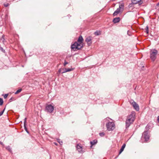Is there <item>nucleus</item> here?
I'll list each match as a JSON object with an SVG mask.
<instances>
[{
  "label": "nucleus",
  "mask_w": 159,
  "mask_h": 159,
  "mask_svg": "<svg viewBox=\"0 0 159 159\" xmlns=\"http://www.w3.org/2000/svg\"><path fill=\"white\" fill-rule=\"evenodd\" d=\"M136 113L134 111L131 112V114L129 116L126 121V128H128L134 120Z\"/></svg>",
  "instance_id": "nucleus-1"
},
{
  "label": "nucleus",
  "mask_w": 159,
  "mask_h": 159,
  "mask_svg": "<svg viewBox=\"0 0 159 159\" xmlns=\"http://www.w3.org/2000/svg\"><path fill=\"white\" fill-rule=\"evenodd\" d=\"M82 47V45L77 42H75L71 45V48L74 51L80 49Z\"/></svg>",
  "instance_id": "nucleus-2"
},
{
  "label": "nucleus",
  "mask_w": 159,
  "mask_h": 159,
  "mask_svg": "<svg viewBox=\"0 0 159 159\" xmlns=\"http://www.w3.org/2000/svg\"><path fill=\"white\" fill-rule=\"evenodd\" d=\"M107 129L108 131H112L115 128V124L113 122H109L106 125Z\"/></svg>",
  "instance_id": "nucleus-3"
},
{
  "label": "nucleus",
  "mask_w": 159,
  "mask_h": 159,
  "mask_svg": "<svg viewBox=\"0 0 159 159\" xmlns=\"http://www.w3.org/2000/svg\"><path fill=\"white\" fill-rule=\"evenodd\" d=\"M157 54V51L155 49H153L150 51V58L152 60L154 61L156 57V55Z\"/></svg>",
  "instance_id": "nucleus-4"
},
{
  "label": "nucleus",
  "mask_w": 159,
  "mask_h": 159,
  "mask_svg": "<svg viewBox=\"0 0 159 159\" xmlns=\"http://www.w3.org/2000/svg\"><path fill=\"white\" fill-rule=\"evenodd\" d=\"M149 136L148 132L146 131L144 132L142 134V139H144V141L147 142L149 139Z\"/></svg>",
  "instance_id": "nucleus-5"
},
{
  "label": "nucleus",
  "mask_w": 159,
  "mask_h": 159,
  "mask_svg": "<svg viewBox=\"0 0 159 159\" xmlns=\"http://www.w3.org/2000/svg\"><path fill=\"white\" fill-rule=\"evenodd\" d=\"M130 103L133 106L134 109L137 111L139 110V107L138 105L133 100H131L130 102Z\"/></svg>",
  "instance_id": "nucleus-6"
},
{
  "label": "nucleus",
  "mask_w": 159,
  "mask_h": 159,
  "mask_svg": "<svg viewBox=\"0 0 159 159\" xmlns=\"http://www.w3.org/2000/svg\"><path fill=\"white\" fill-rule=\"evenodd\" d=\"M53 110V106L51 104L47 105L46 107V110L47 112L49 113H52Z\"/></svg>",
  "instance_id": "nucleus-7"
},
{
  "label": "nucleus",
  "mask_w": 159,
  "mask_h": 159,
  "mask_svg": "<svg viewBox=\"0 0 159 159\" xmlns=\"http://www.w3.org/2000/svg\"><path fill=\"white\" fill-rule=\"evenodd\" d=\"M92 37L89 36L86 38L85 39V41L87 43L88 46H90L92 44Z\"/></svg>",
  "instance_id": "nucleus-8"
},
{
  "label": "nucleus",
  "mask_w": 159,
  "mask_h": 159,
  "mask_svg": "<svg viewBox=\"0 0 159 159\" xmlns=\"http://www.w3.org/2000/svg\"><path fill=\"white\" fill-rule=\"evenodd\" d=\"M77 150L78 152L80 153H82L84 152L83 150L82 147L79 144H77L76 146Z\"/></svg>",
  "instance_id": "nucleus-9"
},
{
  "label": "nucleus",
  "mask_w": 159,
  "mask_h": 159,
  "mask_svg": "<svg viewBox=\"0 0 159 159\" xmlns=\"http://www.w3.org/2000/svg\"><path fill=\"white\" fill-rule=\"evenodd\" d=\"M123 6L122 5H120L119 6V8H118L113 13V15L114 16H116L119 13L120 11V9Z\"/></svg>",
  "instance_id": "nucleus-10"
},
{
  "label": "nucleus",
  "mask_w": 159,
  "mask_h": 159,
  "mask_svg": "<svg viewBox=\"0 0 159 159\" xmlns=\"http://www.w3.org/2000/svg\"><path fill=\"white\" fill-rule=\"evenodd\" d=\"M132 3L134 4L139 3V4H141L143 2L141 0H132Z\"/></svg>",
  "instance_id": "nucleus-11"
},
{
  "label": "nucleus",
  "mask_w": 159,
  "mask_h": 159,
  "mask_svg": "<svg viewBox=\"0 0 159 159\" xmlns=\"http://www.w3.org/2000/svg\"><path fill=\"white\" fill-rule=\"evenodd\" d=\"M74 70V68H64L63 69V70H64V71L61 72L62 73H65L67 72L70 71H72Z\"/></svg>",
  "instance_id": "nucleus-12"
},
{
  "label": "nucleus",
  "mask_w": 159,
  "mask_h": 159,
  "mask_svg": "<svg viewBox=\"0 0 159 159\" xmlns=\"http://www.w3.org/2000/svg\"><path fill=\"white\" fill-rule=\"evenodd\" d=\"M120 18L119 17L114 18L113 20V22L114 23H117L120 21Z\"/></svg>",
  "instance_id": "nucleus-13"
},
{
  "label": "nucleus",
  "mask_w": 159,
  "mask_h": 159,
  "mask_svg": "<svg viewBox=\"0 0 159 159\" xmlns=\"http://www.w3.org/2000/svg\"><path fill=\"white\" fill-rule=\"evenodd\" d=\"M83 39L82 37L81 36H80L79 37V39L78 40V42H79V44H81V43H82Z\"/></svg>",
  "instance_id": "nucleus-14"
},
{
  "label": "nucleus",
  "mask_w": 159,
  "mask_h": 159,
  "mask_svg": "<svg viewBox=\"0 0 159 159\" xmlns=\"http://www.w3.org/2000/svg\"><path fill=\"white\" fill-rule=\"evenodd\" d=\"M26 118H25L24 120V127L25 130L27 133H29V132L27 130V129L26 126Z\"/></svg>",
  "instance_id": "nucleus-15"
},
{
  "label": "nucleus",
  "mask_w": 159,
  "mask_h": 159,
  "mask_svg": "<svg viewBox=\"0 0 159 159\" xmlns=\"http://www.w3.org/2000/svg\"><path fill=\"white\" fill-rule=\"evenodd\" d=\"M125 146H126V145L125 144H124L121 148L120 150V152H119V154H120L124 150V149L125 148Z\"/></svg>",
  "instance_id": "nucleus-16"
},
{
  "label": "nucleus",
  "mask_w": 159,
  "mask_h": 159,
  "mask_svg": "<svg viewBox=\"0 0 159 159\" xmlns=\"http://www.w3.org/2000/svg\"><path fill=\"white\" fill-rule=\"evenodd\" d=\"M97 142V141L96 140H93L92 141L90 142V143L91 144V146H93L95 144H96Z\"/></svg>",
  "instance_id": "nucleus-17"
},
{
  "label": "nucleus",
  "mask_w": 159,
  "mask_h": 159,
  "mask_svg": "<svg viewBox=\"0 0 159 159\" xmlns=\"http://www.w3.org/2000/svg\"><path fill=\"white\" fill-rule=\"evenodd\" d=\"M6 149L10 152H11V149L10 146H8L6 147Z\"/></svg>",
  "instance_id": "nucleus-18"
},
{
  "label": "nucleus",
  "mask_w": 159,
  "mask_h": 159,
  "mask_svg": "<svg viewBox=\"0 0 159 159\" xmlns=\"http://www.w3.org/2000/svg\"><path fill=\"white\" fill-rule=\"evenodd\" d=\"M94 34L96 35H99L101 34L99 31H97L94 32Z\"/></svg>",
  "instance_id": "nucleus-19"
},
{
  "label": "nucleus",
  "mask_w": 159,
  "mask_h": 159,
  "mask_svg": "<svg viewBox=\"0 0 159 159\" xmlns=\"http://www.w3.org/2000/svg\"><path fill=\"white\" fill-rule=\"evenodd\" d=\"M145 32H146L147 34L148 33V26H147L146 28L145 29Z\"/></svg>",
  "instance_id": "nucleus-20"
},
{
  "label": "nucleus",
  "mask_w": 159,
  "mask_h": 159,
  "mask_svg": "<svg viewBox=\"0 0 159 159\" xmlns=\"http://www.w3.org/2000/svg\"><path fill=\"white\" fill-rule=\"evenodd\" d=\"M22 91V89H18L15 93V94H17L18 93H19L20 92H21V91Z\"/></svg>",
  "instance_id": "nucleus-21"
},
{
  "label": "nucleus",
  "mask_w": 159,
  "mask_h": 159,
  "mask_svg": "<svg viewBox=\"0 0 159 159\" xmlns=\"http://www.w3.org/2000/svg\"><path fill=\"white\" fill-rule=\"evenodd\" d=\"M3 103V100L1 98H0V105H2Z\"/></svg>",
  "instance_id": "nucleus-22"
},
{
  "label": "nucleus",
  "mask_w": 159,
  "mask_h": 159,
  "mask_svg": "<svg viewBox=\"0 0 159 159\" xmlns=\"http://www.w3.org/2000/svg\"><path fill=\"white\" fill-rule=\"evenodd\" d=\"M99 135L103 137L105 135V134L103 132H102V133H99Z\"/></svg>",
  "instance_id": "nucleus-23"
},
{
  "label": "nucleus",
  "mask_w": 159,
  "mask_h": 159,
  "mask_svg": "<svg viewBox=\"0 0 159 159\" xmlns=\"http://www.w3.org/2000/svg\"><path fill=\"white\" fill-rule=\"evenodd\" d=\"M57 141L61 145H62V141H60V140L59 139H57Z\"/></svg>",
  "instance_id": "nucleus-24"
},
{
  "label": "nucleus",
  "mask_w": 159,
  "mask_h": 159,
  "mask_svg": "<svg viewBox=\"0 0 159 159\" xmlns=\"http://www.w3.org/2000/svg\"><path fill=\"white\" fill-rule=\"evenodd\" d=\"M0 50H1L3 52H5V50L3 49L2 48L0 47Z\"/></svg>",
  "instance_id": "nucleus-25"
},
{
  "label": "nucleus",
  "mask_w": 159,
  "mask_h": 159,
  "mask_svg": "<svg viewBox=\"0 0 159 159\" xmlns=\"http://www.w3.org/2000/svg\"><path fill=\"white\" fill-rule=\"evenodd\" d=\"M4 110H5V109H4L3 111L0 112V116H2L4 112Z\"/></svg>",
  "instance_id": "nucleus-26"
},
{
  "label": "nucleus",
  "mask_w": 159,
  "mask_h": 159,
  "mask_svg": "<svg viewBox=\"0 0 159 159\" xmlns=\"http://www.w3.org/2000/svg\"><path fill=\"white\" fill-rule=\"evenodd\" d=\"M9 4H8V3H4V5L5 7H7L8 6H9Z\"/></svg>",
  "instance_id": "nucleus-27"
},
{
  "label": "nucleus",
  "mask_w": 159,
  "mask_h": 159,
  "mask_svg": "<svg viewBox=\"0 0 159 159\" xmlns=\"http://www.w3.org/2000/svg\"><path fill=\"white\" fill-rule=\"evenodd\" d=\"M68 64V62L66 61L65 60V61L64 63V66H66V65Z\"/></svg>",
  "instance_id": "nucleus-28"
},
{
  "label": "nucleus",
  "mask_w": 159,
  "mask_h": 159,
  "mask_svg": "<svg viewBox=\"0 0 159 159\" xmlns=\"http://www.w3.org/2000/svg\"><path fill=\"white\" fill-rule=\"evenodd\" d=\"M8 95V94H5L4 95V98H6L7 96Z\"/></svg>",
  "instance_id": "nucleus-29"
},
{
  "label": "nucleus",
  "mask_w": 159,
  "mask_h": 159,
  "mask_svg": "<svg viewBox=\"0 0 159 159\" xmlns=\"http://www.w3.org/2000/svg\"><path fill=\"white\" fill-rule=\"evenodd\" d=\"M61 69H60L59 70H58V72H59V73H61L62 72H61Z\"/></svg>",
  "instance_id": "nucleus-30"
},
{
  "label": "nucleus",
  "mask_w": 159,
  "mask_h": 159,
  "mask_svg": "<svg viewBox=\"0 0 159 159\" xmlns=\"http://www.w3.org/2000/svg\"><path fill=\"white\" fill-rule=\"evenodd\" d=\"M157 121L158 122H159V116L158 117Z\"/></svg>",
  "instance_id": "nucleus-31"
},
{
  "label": "nucleus",
  "mask_w": 159,
  "mask_h": 159,
  "mask_svg": "<svg viewBox=\"0 0 159 159\" xmlns=\"http://www.w3.org/2000/svg\"><path fill=\"white\" fill-rule=\"evenodd\" d=\"M4 36H2V39L4 40Z\"/></svg>",
  "instance_id": "nucleus-32"
},
{
  "label": "nucleus",
  "mask_w": 159,
  "mask_h": 159,
  "mask_svg": "<svg viewBox=\"0 0 159 159\" xmlns=\"http://www.w3.org/2000/svg\"><path fill=\"white\" fill-rule=\"evenodd\" d=\"M54 144H55V145H57V143H56L54 142Z\"/></svg>",
  "instance_id": "nucleus-33"
},
{
  "label": "nucleus",
  "mask_w": 159,
  "mask_h": 159,
  "mask_svg": "<svg viewBox=\"0 0 159 159\" xmlns=\"http://www.w3.org/2000/svg\"><path fill=\"white\" fill-rule=\"evenodd\" d=\"M0 143L2 145V142H0Z\"/></svg>",
  "instance_id": "nucleus-34"
},
{
  "label": "nucleus",
  "mask_w": 159,
  "mask_h": 159,
  "mask_svg": "<svg viewBox=\"0 0 159 159\" xmlns=\"http://www.w3.org/2000/svg\"><path fill=\"white\" fill-rule=\"evenodd\" d=\"M157 6L159 5V2H158V3H157Z\"/></svg>",
  "instance_id": "nucleus-35"
},
{
  "label": "nucleus",
  "mask_w": 159,
  "mask_h": 159,
  "mask_svg": "<svg viewBox=\"0 0 159 159\" xmlns=\"http://www.w3.org/2000/svg\"><path fill=\"white\" fill-rule=\"evenodd\" d=\"M148 126V125H147V126H146V127H147Z\"/></svg>",
  "instance_id": "nucleus-36"
}]
</instances>
